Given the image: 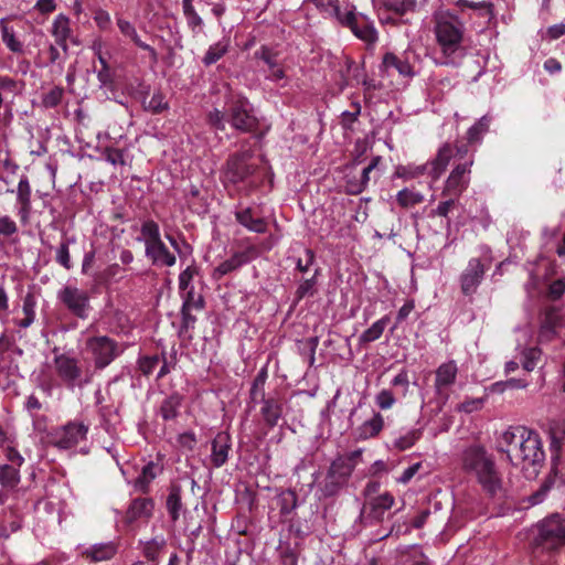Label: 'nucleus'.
<instances>
[{
	"label": "nucleus",
	"mask_w": 565,
	"mask_h": 565,
	"mask_svg": "<svg viewBox=\"0 0 565 565\" xmlns=\"http://www.w3.org/2000/svg\"><path fill=\"white\" fill-rule=\"evenodd\" d=\"M396 399L390 390H382L375 397V403L381 409H390L395 404Z\"/></svg>",
	"instance_id": "774afa93"
},
{
	"label": "nucleus",
	"mask_w": 565,
	"mask_h": 565,
	"mask_svg": "<svg viewBox=\"0 0 565 565\" xmlns=\"http://www.w3.org/2000/svg\"><path fill=\"white\" fill-rule=\"evenodd\" d=\"M230 41L222 40L213 45H211L205 53L202 62L205 66H210L220 61L228 51Z\"/></svg>",
	"instance_id": "4c0bfd02"
},
{
	"label": "nucleus",
	"mask_w": 565,
	"mask_h": 565,
	"mask_svg": "<svg viewBox=\"0 0 565 565\" xmlns=\"http://www.w3.org/2000/svg\"><path fill=\"white\" fill-rule=\"evenodd\" d=\"M550 436V451L552 462L551 472L554 476H559L565 483V467L563 462V455L565 454V428L561 426L553 427L551 428Z\"/></svg>",
	"instance_id": "4468645a"
},
{
	"label": "nucleus",
	"mask_w": 565,
	"mask_h": 565,
	"mask_svg": "<svg viewBox=\"0 0 565 565\" xmlns=\"http://www.w3.org/2000/svg\"><path fill=\"white\" fill-rule=\"evenodd\" d=\"M435 35L437 44L440 47L445 65H457V57H462L465 50L462 49L463 23L458 17L447 13L436 18Z\"/></svg>",
	"instance_id": "7ed1b4c3"
},
{
	"label": "nucleus",
	"mask_w": 565,
	"mask_h": 565,
	"mask_svg": "<svg viewBox=\"0 0 565 565\" xmlns=\"http://www.w3.org/2000/svg\"><path fill=\"white\" fill-rule=\"evenodd\" d=\"M89 427L83 422L71 420L65 425L55 428L47 435L49 443L62 450H68L76 447L82 440L87 438Z\"/></svg>",
	"instance_id": "6e6552de"
},
{
	"label": "nucleus",
	"mask_w": 565,
	"mask_h": 565,
	"mask_svg": "<svg viewBox=\"0 0 565 565\" xmlns=\"http://www.w3.org/2000/svg\"><path fill=\"white\" fill-rule=\"evenodd\" d=\"M541 349L536 347L526 349L523 352V369L526 370L527 372L533 371L536 367L539 361L541 360Z\"/></svg>",
	"instance_id": "5fc2aeb1"
},
{
	"label": "nucleus",
	"mask_w": 565,
	"mask_h": 565,
	"mask_svg": "<svg viewBox=\"0 0 565 565\" xmlns=\"http://www.w3.org/2000/svg\"><path fill=\"white\" fill-rule=\"evenodd\" d=\"M232 450V437L227 431H220L211 443V463L215 468L223 467Z\"/></svg>",
	"instance_id": "f3484780"
},
{
	"label": "nucleus",
	"mask_w": 565,
	"mask_h": 565,
	"mask_svg": "<svg viewBox=\"0 0 565 565\" xmlns=\"http://www.w3.org/2000/svg\"><path fill=\"white\" fill-rule=\"evenodd\" d=\"M540 543L550 548H558L565 544V519L559 514L545 518L539 525Z\"/></svg>",
	"instance_id": "9d476101"
},
{
	"label": "nucleus",
	"mask_w": 565,
	"mask_h": 565,
	"mask_svg": "<svg viewBox=\"0 0 565 565\" xmlns=\"http://www.w3.org/2000/svg\"><path fill=\"white\" fill-rule=\"evenodd\" d=\"M226 121L241 132H255L259 127L248 98L242 94H231L226 98Z\"/></svg>",
	"instance_id": "20e7f679"
},
{
	"label": "nucleus",
	"mask_w": 565,
	"mask_h": 565,
	"mask_svg": "<svg viewBox=\"0 0 565 565\" xmlns=\"http://www.w3.org/2000/svg\"><path fill=\"white\" fill-rule=\"evenodd\" d=\"M85 351L90 355L94 369L104 370L124 352V348L108 335H90L85 340Z\"/></svg>",
	"instance_id": "423d86ee"
},
{
	"label": "nucleus",
	"mask_w": 565,
	"mask_h": 565,
	"mask_svg": "<svg viewBox=\"0 0 565 565\" xmlns=\"http://www.w3.org/2000/svg\"><path fill=\"white\" fill-rule=\"evenodd\" d=\"M140 233L145 241V254L153 265L172 267L177 258L172 254L160 236L158 223L153 220H147L142 223Z\"/></svg>",
	"instance_id": "39448f33"
},
{
	"label": "nucleus",
	"mask_w": 565,
	"mask_h": 565,
	"mask_svg": "<svg viewBox=\"0 0 565 565\" xmlns=\"http://www.w3.org/2000/svg\"><path fill=\"white\" fill-rule=\"evenodd\" d=\"M462 470L473 476L488 498L494 499L503 492V482L493 455L481 445L467 447L461 455Z\"/></svg>",
	"instance_id": "f03ea898"
},
{
	"label": "nucleus",
	"mask_w": 565,
	"mask_h": 565,
	"mask_svg": "<svg viewBox=\"0 0 565 565\" xmlns=\"http://www.w3.org/2000/svg\"><path fill=\"white\" fill-rule=\"evenodd\" d=\"M160 362H161V358L158 354L145 355L138 360V366H139L140 372L145 376H149L150 374H152V372L154 371V369L157 367V365Z\"/></svg>",
	"instance_id": "6e6d98bb"
},
{
	"label": "nucleus",
	"mask_w": 565,
	"mask_h": 565,
	"mask_svg": "<svg viewBox=\"0 0 565 565\" xmlns=\"http://www.w3.org/2000/svg\"><path fill=\"white\" fill-rule=\"evenodd\" d=\"M1 39L6 46L13 53H22L23 44L15 38L12 26L7 24L6 19L0 20Z\"/></svg>",
	"instance_id": "c9c22d12"
},
{
	"label": "nucleus",
	"mask_w": 565,
	"mask_h": 565,
	"mask_svg": "<svg viewBox=\"0 0 565 565\" xmlns=\"http://www.w3.org/2000/svg\"><path fill=\"white\" fill-rule=\"evenodd\" d=\"M417 0H384L382 2L383 8L397 18H402L409 12H414Z\"/></svg>",
	"instance_id": "72a5a7b5"
},
{
	"label": "nucleus",
	"mask_w": 565,
	"mask_h": 565,
	"mask_svg": "<svg viewBox=\"0 0 565 565\" xmlns=\"http://www.w3.org/2000/svg\"><path fill=\"white\" fill-rule=\"evenodd\" d=\"M382 63L386 70H388L391 67L395 68L399 75L409 76V77L414 76V71H413V66L411 65V63L406 58H402L394 53H391V52L386 53L383 56Z\"/></svg>",
	"instance_id": "2f4dec72"
},
{
	"label": "nucleus",
	"mask_w": 565,
	"mask_h": 565,
	"mask_svg": "<svg viewBox=\"0 0 565 565\" xmlns=\"http://www.w3.org/2000/svg\"><path fill=\"white\" fill-rule=\"evenodd\" d=\"M242 263L239 262L238 257L234 253L230 258L222 262L213 273V277L216 279H221L223 276L238 269L242 267Z\"/></svg>",
	"instance_id": "09e8293b"
},
{
	"label": "nucleus",
	"mask_w": 565,
	"mask_h": 565,
	"mask_svg": "<svg viewBox=\"0 0 565 565\" xmlns=\"http://www.w3.org/2000/svg\"><path fill=\"white\" fill-rule=\"evenodd\" d=\"M139 87L140 94L143 96L142 107L145 110L150 111L153 115H159L169 109V103L166 100V97L161 92L154 93L151 99L147 103L146 96L149 93V87L142 84H140Z\"/></svg>",
	"instance_id": "bb28decb"
},
{
	"label": "nucleus",
	"mask_w": 565,
	"mask_h": 565,
	"mask_svg": "<svg viewBox=\"0 0 565 565\" xmlns=\"http://www.w3.org/2000/svg\"><path fill=\"white\" fill-rule=\"evenodd\" d=\"M153 509L154 501L151 498H136L130 502L124 521L130 525L138 520H148L152 516Z\"/></svg>",
	"instance_id": "a211bd4d"
},
{
	"label": "nucleus",
	"mask_w": 565,
	"mask_h": 565,
	"mask_svg": "<svg viewBox=\"0 0 565 565\" xmlns=\"http://www.w3.org/2000/svg\"><path fill=\"white\" fill-rule=\"evenodd\" d=\"M553 484H554V479L550 476L548 478H546L544 480V482L541 484L540 489L537 491H535L530 497L531 504L541 503L544 500L547 492L552 489Z\"/></svg>",
	"instance_id": "338daca9"
},
{
	"label": "nucleus",
	"mask_w": 565,
	"mask_h": 565,
	"mask_svg": "<svg viewBox=\"0 0 565 565\" xmlns=\"http://www.w3.org/2000/svg\"><path fill=\"white\" fill-rule=\"evenodd\" d=\"M498 450L520 467L524 477L535 479L545 462L543 443L537 431L525 426H510L498 441Z\"/></svg>",
	"instance_id": "f257e3e1"
},
{
	"label": "nucleus",
	"mask_w": 565,
	"mask_h": 565,
	"mask_svg": "<svg viewBox=\"0 0 565 565\" xmlns=\"http://www.w3.org/2000/svg\"><path fill=\"white\" fill-rule=\"evenodd\" d=\"M182 292V308H186L190 310H202L204 308V298L202 295L195 296L194 287H191L189 290H184Z\"/></svg>",
	"instance_id": "603ef678"
},
{
	"label": "nucleus",
	"mask_w": 565,
	"mask_h": 565,
	"mask_svg": "<svg viewBox=\"0 0 565 565\" xmlns=\"http://www.w3.org/2000/svg\"><path fill=\"white\" fill-rule=\"evenodd\" d=\"M236 221L250 232L264 234L267 232V223L263 217H255L252 207L235 212Z\"/></svg>",
	"instance_id": "412c9836"
},
{
	"label": "nucleus",
	"mask_w": 565,
	"mask_h": 565,
	"mask_svg": "<svg viewBox=\"0 0 565 565\" xmlns=\"http://www.w3.org/2000/svg\"><path fill=\"white\" fill-rule=\"evenodd\" d=\"M250 158L248 150L231 154L226 160L225 179L233 184L246 181L256 171V166L249 163Z\"/></svg>",
	"instance_id": "9b49d317"
},
{
	"label": "nucleus",
	"mask_w": 565,
	"mask_h": 565,
	"mask_svg": "<svg viewBox=\"0 0 565 565\" xmlns=\"http://www.w3.org/2000/svg\"><path fill=\"white\" fill-rule=\"evenodd\" d=\"M225 121H226V106L224 110L214 109L207 115V124L214 129L224 131L225 130Z\"/></svg>",
	"instance_id": "4d7b16f0"
},
{
	"label": "nucleus",
	"mask_w": 565,
	"mask_h": 565,
	"mask_svg": "<svg viewBox=\"0 0 565 565\" xmlns=\"http://www.w3.org/2000/svg\"><path fill=\"white\" fill-rule=\"evenodd\" d=\"M454 157L455 149L451 143L446 142L438 149L436 157L431 161H429V175L431 177L433 181L439 179V177L446 171L450 160Z\"/></svg>",
	"instance_id": "aec40b11"
},
{
	"label": "nucleus",
	"mask_w": 565,
	"mask_h": 565,
	"mask_svg": "<svg viewBox=\"0 0 565 565\" xmlns=\"http://www.w3.org/2000/svg\"><path fill=\"white\" fill-rule=\"evenodd\" d=\"M457 373L458 367L455 361L443 363L436 370L435 390L443 403H446L449 398L447 388L456 382Z\"/></svg>",
	"instance_id": "dca6fc26"
},
{
	"label": "nucleus",
	"mask_w": 565,
	"mask_h": 565,
	"mask_svg": "<svg viewBox=\"0 0 565 565\" xmlns=\"http://www.w3.org/2000/svg\"><path fill=\"white\" fill-rule=\"evenodd\" d=\"M390 322V317L384 316L375 321L370 328H367L359 338V343L364 345L366 343L376 341L380 339Z\"/></svg>",
	"instance_id": "f704fd0d"
},
{
	"label": "nucleus",
	"mask_w": 565,
	"mask_h": 565,
	"mask_svg": "<svg viewBox=\"0 0 565 565\" xmlns=\"http://www.w3.org/2000/svg\"><path fill=\"white\" fill-rule=\"evenodd\" d=\"M104 156L107 162L111 163L113 166H125L126 160L124 157V150L117 149L114 147H106L104 150Z\"/></svg>",
	"instance_id": "69168bd1"
},
{
	"label": "nucleus",
	"mask_w": 565,
	"mask_h": 565,
	"mask_svg": "<svg viewBox=\"0 0 565 565\" xmlns=\"http://www.w3.org/2000/svg\"><path fill=\"white\" fill-rule=\"evenodd\" d=\"M267 377H268L267 369L263 367L257 373L255 379L253 380L250 392H249L252 401H254V402H258V401L263 402V401L268 398L265 395V383L267 381Z\"/></svg>",
	"instance_id": "58836bf2"
},
{
	"label": "nucleus",
	"mask_w": 565,
	"mask_h": 565,
	"mask_svg": "<svg viewBox=\"0 0 565 565\" xmlns=\"http://www.w3.org/2000/svg\"><path fill=\"white\" fill-rule=\"evenodd\" d=\"M262 403L263 406L260 408V414L263 419L269 428H274L282 416V403L280 399L275 397H268Z\"/></svg>",
	"instance_id": "4be33fe9"
},
{
	"label": "nucleus",
	"mask_w": 565,
	"mask_h": 565,
	"mask_svg": "<svg viewBox=\"0 0 565 565\" xmlns=\"http://www.w3.org/2000/svg\"><path fill=\"white\" fill-rule=\"evenodd\" d=\"M370 516L376 521L383 519L385 512L394 504V497L385 492L370 501Z\"/></svg>",
	"instance_id": "cd10ccee"
},
{
	"label": "nucleus",
	"mask_w": 565,
	"mask_h": 565,
	"mask_svg": "<svg viewBox=\"0 0 565 565\" xmlns=\"http://www.w3.org/2000/svg\"><path fill=\"white\" fill-rule=\"evenodd\" d=\"M54 366L57 376L67 388L83 387L93 380V372L88 367L83 371L79 361L74 356L64 353L55 355Z\"/></svg>",
	"instance_id": "0eeeda50"
},
{
	"label": "nucleus",
	"mask_w": 565,
	"mask_h": 565,
	"mask_svg": "<svg viewBox=\"0 0 565 565\" xmlns=\"http://www.w3.org/2000/svg\"><path fill=\"white\" fill-rule=\"evenodd\" d=\"M352 110H344L341 114V126L344 130H353V124L358 121L361 114V105L359 102L351 103Z\"/></svg>",
	"instance_id": "3c124183"
},
{
	"label": "nucleus",
	"mask_w": 565,
	"mask_h": 565,
	"mask_svg": "<svg viewBox=\"0 0 565 565\" xmlns=\"http://www.w3.org/2000/svg\"><path fill=\"white\" fill-rule=\"evenodd\" d=\"M64 95V88L61 86H54L43 96V105L47 108H54L62 102Z\"/></svg>",
	"instance_id": "13d9d810"
},
{
	"label": "nucleus",
	"mask_w": 565,
	"mask_h": 565,
	"mask_svg": "<svg viewBox=\"0 0 565 565\" xmlns=\"http://www.w3.org/2000/svg\"><path fill=\"white\" fill-rule=\"evenodd\" d=\"M381 161V157H374L371 162L365 167L362 171L361 178L359 182L353 183L350 181L348 183L349 186V193L351 194H359L363 192L370 181V173L377 167V164Z\"/></svg>",
	"instance_id": "e433bc0d"
},
{
	"label": "nucleus",
	"mask_w": 565,
	"mask_h": 565,
	"mask_svg": "<svg viewBox=\"0 0 565 565\" xmlns=\"http://www.w3.org/2000/svg\"><path fill=\"white\" fill-rule=\"evenodd\" d=\"M565 294V280L556 279L552 281L546 289L545 298L551 301L558 300Z\"/></svg>",
	"instance_id": "052dcab7"
},
{
	"label": "nucleus",
	"mask_w": 565,
	"mask_h": 565,
	"mask_svg": "<svg viewBox=\"0 0 565 565\" xmlns=\"http://www.w3.org/2000/svg\"><path fill=\"white\" fill-rule=\"evenodd\" d=\"M563 315L561 307L557 306H546L543 309L541 326L545 327H554L556 329L562 328Z\"/></svg>",
	"instance_id": "a19ab883"
},
{
	"label": "nucleus",
	"mask_w": 565,
	"mask_h": 565,
	"mask_svg": "<svg viewBox=\"0 0 565 565\" xmlns=\"http://www.w3.org/2000/svg\"><path fill=\"white\" fill-rule=\"evenodd\" d=\"M162 471V468L159 463L153 461H149L141 469L140 475L135 480V488L142 493H148L150 483L157 478V476Z\"/></svg>",
	"instance_id": "a878e982"
},
{
	"label": "nucleus",
	"mask_w": 565,
	"mask_h": 565,
	"mask_svg": "<svg viewBox=\"0 0 565 565\" xmlns=\"http://www.w3.org/2000/svg\"><path fill=\"white\" fill-rule=\"evenodd\" d=\"M199 270L195 266H188L179 275V288L181 291L189 290L191 287V281L195 275H198Z\"/></svg>",
	"instance_id": "e2e57ef3"
},
{
	"label": "nucleus",
	"mask_w": 565,
	"mask_h": 565,
	"mask_svg": "<svg viewBox=\"0 0 565 565\" xmlns=\"http://www.w3.org/2000/svg\"><path fill=\"white\" fill-rule=\"evenodd\" d=\"M97 58L102 65V68L97 73V78L104 86H109L114 83V76L110 71L109 64L107 62L106 56L102 52L100 49L96 51Z\"/></svg>",
	"instance_id": "de8ad7c7"
},
{
	"label": "nucleus",
	"mask_w": 565,
	"mask_h": 565,
	"mask_svg": "<svg viewBox=\"0 0 565 565\" xmlns=\"http://www.w3.org/2000/svg\"><path fill=\"white\" fill-rule=\"evenodd\" d=\"M74 238H70L64 236L55 255V260L65 269L70 270L72 268V262L70 256V244L74 243Z\"/></svg>",
	"instance_id": "c03bdc74"
},
{
	"label": "nucleus",
	"mask_w": 565,
	"mask_h": 565,
	"mask_svg": "<svg viewBox=\"0 0 565 565\" xmlns=\"http://www.w3.org/2000/svg\"><path fill=\"white\" fill-rule=\"evenodd\" d=\"M486 267L479 258H471L460 275V289L465 296L476 294L483 280Z\"/></svg>",
	"instance_id": "2eb2a0df"
},
{
	"label": "nucleus",
	"mask_w": 565,
	"mask_h": 565,
	"mask_svg": "<svg viewBox=\"0 0 565 565\" xmlns=\"http://www.w3.org/2000/svg\"><path fill=\"white\" fill-rule=\"evenodd\" d=\"M57 299L72 316L81 320L88 319L93 310L89 294L76 286L68 285L60 289Z\"/></svg>",
	"instance_id": "1a4fd4ad"
},
{
	"label": "nucleus",
	"mask_w": 565,
	"mask_h": 565,
	"mask_svg": "<svg viewBox=\"0 0 565 565\" xmlns=\"http://www.w3.org/2000/svg\"><path fill=\"white\" fill-rule=\"evenodd\" d=\"M352 475V466H348L343 460L335 458L327 472L322 492L324 497L335 495L349 481Z\"/></svg>",
	"instance_id": "f8f14e48"
},
{
	"label": "nucleus",
	"mask_w": 565,
	"mask_h": 565,
	"mask_svg": "<svg viewBox=\"0 0 565 565\" xmlns=\"http://www.w3.org/2000/svg\"><path fill=\"white\" fill-rule=\"evenodd\" d=\"M384 427V417L381 413H374L372 418L365 420L356 428V438L359 440H366L376 437Z\"/></svg>",
	"instance_id": "5701e85b"
},
{
	"label": "nucleus",
	"mask_w": 565,
	"mask_h": 565,
	"mask_svg": "<svg viewBox=\"0 0 565 565\" xmlns=\"http://www.w3.org/2000/svg\"><path fill=\"white\" fill-rule=\"evenodd\" d=\"M280 513L290 514L297 508V493L294 490H285L279 495Z\"/></svg>",
	"instance_id": "8fccbe9b"
},
{
	"label": "nucleus",
	"mask_w": 565,
	"mask_h": 565,
	"mask_svg": "<svg viewBox=\"0 0 565 565\" xmlns=\"http://www.w3.org/2000/svg\"><path fill=\"white\" fill-rule=\"evenodd\" d=\"M445 200L439 202L436 210H434L431 213L434 215H438L441 217L448 218L449 212L454 209L456 203L458 202V198L455 196H443Z\"/></svg>",
	"instance_id": "0e129e2a"
},
{
	"label": "nucleus",
	"mask_w": 565,
	"mask_h": 565,
	"mask_svg": "<svg viewBox=\"0 0 565 565\" xmlns=\"http://www.w3.org/2000/svg\"><path fill=\"white\" fill-rule=\"evenodd\" d=\"M350 30L358 39L366 43H374L377 40L375 28L364 17H361Z\"/></svg>",
	"instance_id": "7c9ffc66"
},
{
	"label": "nucleus",
	"mask_w": 565,
	"mask_h": 565,
	"mask_svg": "<svg viewBox=\"0 0 565 565\" xmlns=\"http://www.w3.org/2000/svg\"><path fill=\"white\" fill-rule=\"evenodd\" d=\"M164 539H153L147 542L143 546V555L150 562H157L161 550L164 547Z\"/></svg>",
	"instance_id": "864d4df0"
},
{
	"label": "nucleus",
	"mask_w": 565,
	"mask_h": 565,
	"mask_svg": "<svg viewBox=\"0 0 565 565\" xmlns=\"http://www.w3.org/2000/svg\"><path fill=\"white\" fill-rule=\"evenodd\" d=\"M483 404H484L483 397L467 398L462 403L458 404L456 409L458 412L471 414L473 412L480 411L482 408Z\"/></svg>",
	"instance_id": "680f3d73"
},
{
	"label": "nucleus",
	"mask_w": 565,
	"mask_h": 565,
	"mask_svg": "<svg viewBox=\"0 0 565 565\" xmlns=\"http://www.w3.org/2000/svg\"><path fill=\"white\" fill-rule=\"evenodd\" d=\"M18 202L21 218L25 220L31 211V185L26 177H22L18 183Z\"/></svg>",
	"instance_id": "c756f323"
},
{
	"label": "nucleus",
	"mask_w": 565,
	"mask_h": 565,
	"mask_svg": "<svg viewBox=\"0 0 565 565\" xmlns=\"http://www.w3.org/2000/svg\"><path fill=\"white\" fill-rule=\"evenodd\" d=\"M52 34L55 38V43L65 53L67 52V39L71 34L70 19L64 14H58L52 26Z\"/></svg>",
	"instance_id": "393cba45"
},
{
	"label": "nucleus",
	"mask_w": 565,
	"mask_h": 565,
	"mask_svg": "<svg viewBox=\"0 0 565 565\" xmlns=\"http://www.w3.org/2000/svg\"><path fill=\"white\" fill-rule=\"evenodd\" d=\"M423 436V428H414L408 430L405 435L399 436L393 443L394 448L404 451L413 447Z\"/></svg>",
	"instance_id": "37998d69"
},
{
	"label": "nucleus",
	"mask_w": 565,
	"mask_h": 565,
	"mask_svg": "<svg viewBox=\"0 0 565 565\" xmlns=\"http://www.w3.org/2000/svg\"><path fill=\"white\" fill-rule=\"evenodd\" d=\"M117 553L114 542L93 544L81 552V556L88 563H99L111 559Z\"/></svg>",
	"instance_id": "6ab92c4d"
},
{
	"label": "nucleus",
	"mask_w": 565,
	"mask_h": 565,
	"mask_svg": "<svg viewBox=\"0 0 565 565\" xmlns=\"http://www.w3.org/2000/svg\"><path fill=\"white\" fill-rule=\"evenodd\" d=\"M20 468L14 465H0V484L6 490H13L20 483Z\"/></svg>",
	"instance_id": "473e14b6"
},
{
	"label": "nucleus",
	"mask_w": 565,
	"mask_h": 565,
	"mask_svg": "<svg viewBox=\"0 0 565 565\" xmlns=\"http://www.w3.org/2000/svg\"><path fill=\"white\" fill-rule=\"evenodd\" d=\"M182 508V488L178 483H171L166 500V509L173 522L179 520Z\"/></svg>",
	"instance_id": "b1692460"
},
{
	"label": "nucleus",
	"mask_w": 565,
	"mask_h": 565,
	"mask_svg": "<svg viewBox=\"0 0 565 565\" xmlns=\"http://www.w3.org/2000/svg\"><path fill=\"white\" fill-rule=\"evenodd\" d=\"M424 201V195L420 192L409 190L407 188L401 190L396 194V202L403 209H409Z\"/></svg>",
	"instance_id": "79ce46f5"
},
{
	"label": "nucleus",
	"mask_w": 565,
	"mask_h": 565,
	"mask_svg": "<svg viewBox=\"0 0 565 565\" xmlns=\"http://www.w3.org/2000/svg\"><path fill=\"white\" fill-rule=\"evenodd\" d=\"M183 397L179 393H173L166 397L160 405V415L163 420H173L179 415Z\"/></svg>",
	"instance_id": "c85d7f7f"
},
{
	"label": "nucleus",
	"mask_w": 565,
	"mask_h": 565,
	"mask_svg": "<svg viewBox=\"0 0 565 565\" xmlns=\"http://www.w3.org/2000/svg\"><path fill=\"white\" fill-rule=\"evenodd\" d=\"M489 121L486 117L476 122L467 132L468 143H473L480 140L481 136L488 130Z\"/></svg>",
	"instance_id": "bf43d9fd"
},
{
	"label": "nucleus",
	"mask_w": 565,
	"mask_h": 565,
	"mask_svg": "<svg viewBox=\"0 0 565 565\" xmlns=\"http://www.w3.org/2000/svg\"><path fill=\"white\" fill-rule=\"evenodd\" d=\"M473 164V159L469 158V160L458 163L450 172L449 177L445 182V186L441 191V196H455L460 198L463 191L469 185L470 178L469 174L471 172L470 168Z\"/></svg>",
	"instance_id": "ddd939ff"
},
{
	"label": "nucleus",
	"mask_w": 565,
	"mask_h": 565,
	"mask_svg": "<svg viewBox=\"0 0 565 565\" xmlns=\"http://www.w3.org/2000/svg\"><path fill=\"white\" fill-rule=\"evenodd\" d=\"M457 7H459L461 10L468 8V9H472V10H478L480 11V15L481 17H487L489 19L493 18V4L491 2H487V1H480V2H475V1H469V0H458L457 1Z\"/></svg>",
	"instance_id": "a18cd8bd"
},
{
	"label": "nucleus",
	"mask_w": 565,
	"mask_h": 565,
	"mask_svg": "<svg viewBox=\"0 0 565 565\" xmlns=\"http://www.w3.org/2000/svg\"><path fill=\"white\" fill-rule=\"evenodd\" d=\"M183 14L186 19L188 26L195 32L203 24L202 18L196 13L192 6V0H182Z\"/></svg>",
	"instance_id": "49530a36"
},
{
	"label": "nucleus",
	"mask_w": 565,
	"mask_h": 565,
	"mask_svg": "<svg viewBox=\"0 0 565 565\" xmlns=\"http://www.w3.org/2000/svg\"><path fill=\"white\" fill-rule=\"evenodd\" d=\"M319 274V268L316 269L313 276L311 278L303 279L295 292V305L300 302L305 297H312L317 292V277Z\"/></svg>",
	"instance_id": "ea45409f"
}]
</instances>
